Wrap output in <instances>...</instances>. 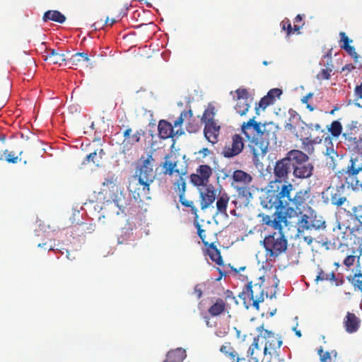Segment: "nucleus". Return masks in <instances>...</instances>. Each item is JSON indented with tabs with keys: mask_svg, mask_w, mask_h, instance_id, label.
Returning <instances> with one entry per match:
<instances>
[{
	"mask_svg": "<svg viewBox=\"0 0 362 362\" xmlns=\"http://www.w3.org/2000/svg\"><path fill=\"white\" fill-rule=\"evenodd\" d=\"M295 191L291 183L272 181L261 204L264 208L274 209L272 216L262 214V221L276 230L282 229L281 223L286 219L283 214H301L305 210L310 199V189H300Z\"/></svg>",
	"mask_w": 362,
	"mask_h": 362,
	"instance_id": "1",
	"label": "nucleus"
},
{
	"mask_svg": "<svg viewBox=\"0 0 362 362\" xmlns=\"http://www.w3.org/2000/svg\"><path fill=\"white\" fill-rule=\"evenodd\" d=\"M154 158L151 154L141 156L135 168L134 175L129 181L128 189L137 202L151 199L150 186L154 182Z\"/></svg>",
	"mask_w": 362,
	"mask_h": 362,
	"instance_id": "2",
	"label": "nucleus"
},
{
	"mask_svg": "<svg viewBox=\"0 0 362 362\" xmlns=\"http://www.w3.org/2000/svg\"><path fill=\"white\" fill-rule=\"evenodd\" d=\"M176 166L177 162L165 160L163 164V173L165 175H173L174 173L179 175V178L173 183V189L175 192H178L179 202L180 204L185 207L189 208L191 213L194 216V218L197 219L199 216L197 207L194 206L193 202L187 200L185 197L187 184L186 179L183 176L186 174V171L181 173L178 169H175Z\"/></svg>",
	"mask_w": 362,
	"mask_h": 362,
	"instance_id": "3",
	"label": "nucleus"
},
{
	"mask_svg": "<svg viewBox=\"0 0 362 362\" xmlns=\"http://www.w3.org/2000/svg\"><path fill=\"white\" fill-rule=\"evenodd\" d=\"M362 171V153H353L349 161L347 166L337 173V177L341 182L342 186H346L349 189L357 187L361 182L358 178V174Z\"/></svg>",
	"mask_w": 362,
	"mask_h": 362,
	"instance_id": "4",
	"label": "nucleus"
},
{
	"mask_svg": "<svg viewBox=\"0 0 362 362\" xmlns=\"http://www.w3.org/2000/svg\"><path fill=\"white\" fill-rule=\"evenodd\" d=\"M264 279L260 277L257 283L248 282L243 288L238 297L243 300L246 308L252 305L256 310L259 309V303L263 302L264 296L267 297V293H264L263 288Z\"/></svg>",
	"mask_w": 362,
	"mask_h": 362,
	"instance_id": "5",
	"label": "nucleus"
},
{
	"mask_svg": "<svg viewBox=\"0 0 362 362\" xmlns=\"http://www.w3.org/2000/svg\"><path fill=\"white\" fill-rule=\"evenodd\" d=\"M290 158L292 159L293 175L298 179H306L312 176L314 166L308 162V156L300 150H291Z\"/></svg>",
	"mask_w": 362,
	"mask_h": 362,
	"instance_id": "6",
	"label": "nucleus"
},
{
	"mask_svg": "<svg viewBox=\"0 0 362 362\" xmlns=\"http://www.w3.org/2000/svg\"><path fill=\"white\" fill-rule=\"evenodd\" d=\"M266 255L269 257H277L287 249L288 241L282 229L277 230L266 236L262 241Z\"/></svg>",
	"mask_w": 362,
	"mask_h": 362,
	"instance_id": "7",
	"label": "nucleus"
},
{
	"mask_svg": "<svg viewBox=\"0 0 362 362\" xmlns=\"http://www.w3.org/2000/svg\"><path fill=\"white\" fill-rule=\"evenodd\" d=\"M260 350L258 346V337H255L252 344L247 351V356H240L229 341H226L219 349L220 352L224 354L230 362H259L255 356V351Z\"/></svg>",
	"mask_w": 362,
	"mask_h": 362,
	"instance_id": "8",
	"label": "nucleus"
},
{
	"mask_svg": "<svg viewBox=\"0 0 362 362\" xmlns=\"http://www.w3.org/2000/svg\"><path fill=\"white\" fill-rule=\"evenodd\" d=\"M310 198L308 200V206L310 211L308 214H301L302 216L298 222V231L302 233L305 230H319L326 228V222L322 216H319L317 213L308 206Z\"/></svg>",
	"mask_w": 362,
	"mask_h": 362,
	"instance_id": "9",
	"label": "nucleus"
},
{
	"mask_svg": "<svg viewBox=\"0 0 362 362\" xmlns=\"http://www.w3.org/2000/svg\"><path fill=\"white\" fill-rule=\"evenodd\" d=\"M257 331L259 332V334L256 337H262L265 340V344L264 347V354L265 355L269 354L271 356L278 355V351L282 345V341L280 337L275 335L274 332L268 329H264V325L258 327Z\"/></svg>",
	"mask_w": 362,
	"mask_h": 362,
	"instance_id": "10",
	"label": "nucleus"
},
{
	"mask_svg": "<svg viewBox=\"0 0 362 362\" xmlns=\"http://www.w3.org/2000/svg\"><path fill=\"white\" fill-rule=\"evenodd\" d=\"M342 136L350 151H362V127H350L346 129Z\"/></svg>",
	"mask_w": 362,
	"mask_h": 362,
	"instance_id": "11",
	"label": "nucleus"
},
{
	"mask_svg": "<svg viewBox=\"0 0 362 362\" xmlns=\"http://www.w3.org/2000/svg\"><path fill=\"white\" fill-rule=\"evenodd\" d=\"M263 124L255 121V117L250 118L247 122H243L241 125V132L249 141L259 145V134H260Z\"/></svg>",
	"mask_w": 362,
	"mask_h": 362,
	"instance_id": "12",
	"label": "nucleus"
},
{
	"mask_svg": "<svg viewBox=\"0 0 362 362\" xmlns=\"http://www.w3.org/2000/svg\"><path fill=\"white\" fill-rule=\"evenodd\" d=\"M292 167V159L290 158L289 151L287 153L286 156L276 162L274 174L275 180L274 181H279L281 183H289L288 182H283L288 178V174Z\"/></svg>",
	"mask_w": 362,
	"mask_h": 362,
	"instance_id": "13",
	"label": "nucleus"
},
{
	"mask_svg": "<svg viewBox=\"0 0 362 362\" xmlns=\"http://www.w3.org/2000/svg\"><path fill=\"white\" fill-rule=\"evenodd\" d=\"M244 146L242 136L235 134L231 136L230 142L224 146L221 153L223 157L230 158L239 155L243 151Z\"/></svg>",
	"mask_w": 362,
	"mask_h": 362,
	"instance_id": "14",
	"label": "nucleus"
},
{
	"mask_svg": "<svg viewBox=\"0 0 362 362\" xmlns=\"http://www.w3.org/2000/svg\"><path fill=\"white\" fill-rule=\"evenodd\" d=\"M213 174L212 168L208 165H200L195 173L190 175V182L197 187L208 185L209 178Z\"/></svg>",
	"mask_w": 362,
	"mask_h": 362,
	"instance_id": "15",
	"label": "nucleus"
},
{
	"mask_svg": "<svg viewBox=\"0 0 362 362\" xmlns=\"http://www.w3.org/2000/svg\"><path fill=\"white\" fill-rule=\"evenodd\" d=\"M275 126L272 123L264 124L259 134V147L262 153L265 154L271 140L276 139Z\"/></svg>",
	"mask_w": 362,
	"mask_h": 362,
	"instance_id": "16",
	"label": "nucleus"
},
{
	"mask_svg": "<svg viewBox=\"0 0 362 362\" xmlns=\"http://www.w3.org/2000/svg\"><path fill=\"white\" fill-rule=\"evenodd\" d=\"M235 93H236V97H234V100L236 101V103L234 109L240 116L245 115L250 107V105L248 103L249 93L246 88H238Z\"/></svg>",
	"mask_w": 362,
	"mask_h": 362,
	"instance_id": "17",
	"label": "nucleus"
},
{
	"mask_svg": "<svg viewBox=\"0 0 362 362\" xmlns=\"http://www.w3.org/2000/svg\"><path fill=\"white\" fill-rule=\"evenodd\" d=\"M158 135L162 139L173 138L175 136H181L184 134L182 128L175 129L173 125L169 122L161 119L158 125Z\"/></svg>",
	"mask_w": 362,
	"mask_h": 362,
	"instance_id": "18",
	"label": "nucleus"
},
{
	"mask_svg": "<svg viewBox=\"0 0 362 362\" xmlns=\"http://www.w3.org/2000/svg\"><path fill=\"white\" fill-rule=\"evenodd\" d=\"M350 233H349L348 228H342L340 224L333 229V238L332 244L338 249L346 246L348 247V240Z\"/></svg>",
	"mask_w": 362,
	"mask_h": 362,
	"instance_id": "19",
	"label": "nucleus"
},
{
	"mask_svg": "<svg viewBox=\"0 0 362 362\" xmlns=\"http://www.w3.org/2000/svg\"><path fill=\"white\" fill-rule=\"evenodd\" d=\"M204 191L200 192V206L202 210L206 209L215 201L217 197V191L212 185H205Z\"/></svg>",
	"mask_w": 362,
	"mask_h": 362,
	"instance_id": "20",
	"label": "nucleus"
},
{
	"mask_svg": "<svg viewBox=\"0 0 362 362\" xmlns=\"http://www.w3.org/2000/svg\"><path fill=\"white\" fill-rule=\"evenodd\" d=\"M282 94V90L279 88L271 89L266 95L261 98L257 105H256V112L258 114V110L260 108L264 110L269 105H273L276 101V98H279Z\"/></svg>",
	"mask_w": 362,
	"mask_h": 362,
	"instance_id": "21",
	"label": "nucleus"
},
{
	"mask_svg": "<svg viewBox=\"0 0 362 362\" xmlns=\"http://www.w3.org/2000/svg\"><path fill=\"white\" fill-rule=\"evenodd\" d=\"M221 127L216 122L205 124L204 134L207 141L215 144L218 141Z\"/></svg>",
	"mask_w": 362,
	"mask_h": 362,
	"instance_id": "22",
	"label": "nucleus"
},
{
	"mask_svg": "<svg viewBox=\"0 0 362 362\" xmlns=\"http://www.w3.org/2000/svg\"><path fill=\"white\" fill-rule=\"evenodd\" d=\"M345 330L350 334L356 332L361 325V320L354 313L347 312L343 321Z\"/></svg>",
	"mask_w": 362,
	"mask_h": 362,
	"instance_id": "23",
	"label": "nucleus"
},
{
	"mask_svg": "<svg viewBox=\"0 0 362 362\" xmlns=\"http://www.w3.org/2000/svg\"><path fill=\"white\" fill-rule=\"evenodd\" d=\"M323 140V137L317 136L314 139L311 138L310 133L306 134V136L301 137V148L308 153H312L314 151V144H320Z\"/></svg>",
	"mask_w": 362,
	"mask_h": 362,
	"instance_id": "24",
	"label": "nucleus"
},
{
	"mask_svg": "<svg viewBox=\"0 0 362 362\" xmlns=\"http://www.w3.org/2000/svg\"><path fill=\"white\" fill-rule=\"evenodd\" d=\"M320 362H342L335 349L324 351L322 346L317 349Z\"/></svg>",
	"mask_w": 362,
	"mask_h": 362,
	"instance_id": "25",
	"label": "nucleus"
},
{
	"mask_svg": "<svg viewBox=\"0 0 362 362\" xmlns=\"http://www.w3.org/2000/svg\"><path fill=\"white\" fill-rule=\"evenodd\" d=\"M316 281H329L333 285L339 286L344 283V280L341 279H337L334 272L330 273H325L322 269L318 272V274L315 278Z\"/></svg>",
	"mask_w": 362,
	"mask_h": 362,
	"instance_id": "26",
	"label": "nucleus"
},
{
	"mask_svg": "<svg viewBox=\"0 0 362 362\" xmlns=\"http://www.w3.org/2000/svg\"><path fill=\"white\" fill-rule=\"evenodd\" d=\"M216 198V214L227 215V207L230 200L229 196L226 193H222L217 196Z\"/></svg>",
	"mask_w": 362,
	"mask_h": 362,
	"instance_id": "27",
	"label": "nucleus"
},
{
	"mask_svg": "<svg viewBox=\"0 0 362 362\" xmlns=\"http://www.w3.org/2000/svg\"><path fill=\"white\" fill-rule=\"evenodd\" d=\"M226 309V303L222 298H217L214 304H212L209 310V314L211 317H216L224 313Z\"/></svg>",
	"mask_w": 362,
	"mask_h": 362,
	"instance_id": "28",
	"label": "nucleus"
},
{
	"mask_svg": "<svg viewBox=\"0 0 362 362\" xmlns=\"http://www.w3.org/2000/svg\"><path fill=\"white\" fill-rule=\"evenodd\" d=\"M90 59L88 56V54L85 52H77L73 54L67 60V64L71 66H81L85 62H90Z\"/></svg>",
	"mask_w": 362,
	"mask_h": 362,
	"instance_id": "29",
	"label": "nucleus"
},
{
	"mask_svg": "<svg viewBox=\"0 0 362 362\" xmlns=\"http://www.w3.org/2000/svg\"><path fill=\"white\" fill-rule=\"evenodd\" d=\"M45 60L53 64L62 65L63 62L67 63L68 59L66 58L64 54L59 53L54 49H49L47 52V55L46 56Z\"/></svg>",
	"mask_w": 362,
	"mask_h": 362,
	"instance_id": "30",
	"label": "nucleus"
},
{
	"mask_svg": "<svg viewBox=\"0 0 362 362\" xmlns=\"http://www.w3.org/2000/svg\"><path fill=\"white\" fill-rule=\"evenodd\" d=\"M232 177L235 182L246 185H249L252 181V175L242 170H235L233 173Z\"/></svg>",
	"mask_w": 362,
	"mask_h": 362,
	"instance_id": "31",
	"label": "nucleus"
},
{
	"mask_svg": "<svg viewBox=\"0 0 362 362\" xmlns=\"http://www.w3.org/2000/svg\"><path fill=\"white\" fill-rule=\"evenodd\" d=\"M207 254L211 261L214 262L216 264L221 266L223 264V260L221 255L220 250L216 247L214 243L208 245Z\"/></svg>",
	"mask_w": 362,
	"mask_h": 362,
	"instance_id": "32",
	"label": "nucleus"
},
{
	"mask_svg": "<svg viewBox=\"0 0 362 362\" xmlns=\"http://www.w3.org/2000/svg\"><path fill=\"white\" fill-rule=\"evenodd\" d=\"M185 357V351L181 348L170 351L163 362H182Z\"/></svg>",
	"mask_w": 362,
	"mask_h": 362,
	"instance_id": "33",
	"label": "nucleus"
},
{
	"mask_svg": "<svg viewBox=\"0 0 362 362\" xmlns=\"http://www.w3.org/2000/svg\"><path fill=\"white\" fill-rule=\"evenodd\" d=\"M43 21L47 22L48 21H52L59 23H63L66 21V17L59 11L52 10L47 11L43 15Z\"/></svg>",
	"mask_w": 362,
	"mask_h": 362,
	"instance_id": "34",
	"label": "nucleus"
},
{
	"mask_svg": "<svg viewBox=\"0 0 362 362\" xmlns=\"http://www.w3.org/2000/svg\"><path fill=\"white\" fill-rule=\"evenodd\" d=\"M342 125L338 120L333 121L329 126H327V131L334 138H338L342 132Z\"/></svg>",
	"mask_w": 362,
	"mask_h": 362,
	"instance_id": "35",
	"label": "nucleus"
},
{
	"mask_svg": "<svg viewBox=\"0 0 362 362\" xmlns=\"http://www.w3.org/2000/svg\"><path fill=\"white\" fill-rule=\"evenodd\" d=\"M215 108L213 106H209L204 112L202 121L204 123H211L216 122L214 119Z\"/></svg>",
	"mask_w": 362,
	"mask_h": 362,
	"instance_id": "36",
	"label": "nucleus"
},
{
	"mask_svg": "<svg viewBox=\"0 0 362 362\" xmlns=\"http://www.w3.org/2000/svg\"><path fill=\"white\" fill-rule=\"evenodd\" d=\"M346 197L345 196H342L339 191H337L335 193L331 194L330 202L331 204L336 206H342L345 202H346Z\"/></svg>",
	"mask_w": 362,
	"mask_h": 362,
	"instance_id": "37",
	"label": "nucleus"
},
{
	"mask_svg": "<svg viewBox=\"0 0 362 362\" xmlns=\"http://www.w3.org/2000/svg\"><path fill=\"white\" fill-rule=\"evenodd\" d=\"M192 112L191 110H184L182 111L179 117L174 122L173 127L175 129H177L179 127L182 128L181 125L183 123L184 120L187 117H192Z\"/></svg>",
	"mask_w": 362,
	"mask_h": 362,
	"instance_id": "38",
	"label": "nucleus"
},
{
	"mask_svg": "<svg viewBox=\"0 0 362 362\" xmlns=\"http://www.w3.org/2000/svg\"><path fill=\"white\" fill-rule=\"evenodd\" d=\"M348 279L354 286L355 289H358L362 292V274L361 272L355 274L353 276L348 277Z\"/></svg>",
	"mask_w": 362,
	"mask_h": 362,
	"instance_id": "39",
	"label": "nucleus"
},
{
	"mask_svg": "<svg viewBox=\"0 0 362 362\" xmlns=\"http://www.w3.org/2000/svg\"><path fill=\"white\" fill-rule=\"evenodd\" d=\"M332 73V66H327L325 69H321V71L317 74L316 78L321 80H327L330 78Z\"/></svg>",
	"mask_w": 362,
	"mask_h": 362,
	"instance_id": "40",
	"label": "nucleus"
},
{
	"mask_svg": "<svg viewBox=\"0 0 362 362\" xmlns=\"http://www.w3.org/2000/svg\"><path fill=\"white\" fill-rule=\"evenodd\" d=\"M351 211L354 219L362 223V204L354 206Z\"/></svg>",
	"mask_w": 362,
	"mask_h": 362,
	"instance_id": "41",
	"label": "nucleus"
},
{
	"mask_svg": "<svg viewBox=\"0 0 362 362\" xmlns=\"http://www.w3.org/2000/svg\"><path fill=\"white\" fill-rule=\"evenodd\" d=\"M237 192L239 197L245 198L247 201H249L252 198V194L250 192V189L247 186L238 187Z\"/></svg>",
	"mask_w": 362,
	"mask_h": 362,
	"instance_id": "42",
	"label": "nucleus"
},
{
	"mask_svg": "<svg viewBox=\"0 0 362 362\" xmlns=\"http://www.w3.org/2000/svg\"><path fill=\"white\" fill-rule=\"evenodd\" d=\"M356 250H352L351 255H348L343 261V264L346 267H350L355 264L357 255H356Z\"/></svg>",
	"mask_w": 362,
	"mask_h": 362,
	"instance_id": "43",
	"label": "nucleus"
},
{
	"mask_svg": "<svg viewBox=\"0 0 362 362\" xmlns=\"http://www.w3.org/2000/svg\"><path fill=\"white\" fill-rule=\"evenodd\" d=\"M4 155L6 157V160L8 163H16L18 160H21V158L19 159L18 156H15V153L12 151H8V150H6L4 151Z\"/></svg>",
	"mask_w": 362,
	"mask_h": 362,
	"instance_id": "44",
	"label": "nucleus"
},
{
	"mask_svg": "<svg viewBox=\"0 0 362 362\" xmlns=\"http://www.w3.org/2000/svg\"><path fill=\"white\" fill-rule=\"evenodd\" d=\"M281 27L283 30L286 31V34L288 36L292 33V25L290 21L288 18H285L281 21Z\"/></svg>",
	"mask_w": 362,
	"mask_h": 362,
	"instance_id": "45",
	"label": "nucleus"
},
{
	"mask_svg": "<svg viewBox=\"0 0 362 362\" xmlns=\"http://www.w3.org/2000/svg\"><path fill=\"white\" fill-rule=\"evenodd\" d=\"M343 49H344L351 57H352L356 62H358L359 55L356 52V49L354 46L346 45V47H344Z\"/></svg>",
	"mask_w": 362,
	"mask_h": 362,
	"instance_id": "46",
	"label": "nucleus"
},
{
	"mask_svg": "<svg viewBox=\"0 0 362 362\" xmlns=\"http://www.w3.org/2000/svg\"><path fill=\"white\" fill-rule=\"evenodd\" d=\"M144 134V132L142 130L136 131L131 137L129 138L128 142H129L132 145L139 142L141 140V136Z\"/></svg>",
	"mask_w": 362,
	"mask_h": 362,
	"instance_id": "47",
	"label": "nucleus"
},
{
	"mask_svg": "<svg viewBox=\"0 0 362 362\" xmlns=\"http://www.w3.org/2000/svg\"><path fill=\"white\" fill-rule=\"evenodd\" d=\"M341 40H340V47L343 49L346 47V45H350L349 43L352 42V40L349 38V37L346 35L344 32H341L339 33Z\"/></svg>",
	"mask_w": 362,
	"mask_h": 362,
	"instance_id": "48",
	"label": "nucleus"
},
{
	"mask_svg": "<svg viewBox=\"0 0 362 362\" xmlns=\"http://www.w3.org/2000/svg\"><path fill=\"white\" fill-rule=\"evenodd\" d=\"M196 227L197 228V233L200 239L202 240V243L204 244V245H208L209 243L206 241V234H205V230L202 229L200 224L199 223H196Z\"/></svg>",
	"mask_w": 362,
	"mask_h": 362,
	"instance_id": "49",
	"label": "nucleus"
},
{
	"mask_svg": "<svg viewBox=\"0 0 362 362\" xmlns=\"http://www.w3.org/2000/svg\"><path fill=\"white\" fill-rule=\"evenodd\" d=\"M117 178L115 176H111L105 178L103 185L107 186L108 188H113L116 185Z\"/></svg>",
	"mask_w": 362,
	"mask_h": 362,
	"instance_id": "50",
	"label": "nucleus"
},
{
	"mask_svg": "<svg viewBox=\"0 0 362 362\" xmlns=\"http://www.w3.org/2000/svg\"><path fill=\"white\" fill-rule=\"evenodd\" d=\"M361 226H356L354 227L351 232L349 233L352 235L354 236V238L357 240L358 243L360 242V236L362 235V233L361 231H359L361 229H362V223H360Z\"/></svg>",
	"mask_w": 362,
	"mask_h": 362,
	"instance_id": "51",
	"label": "nucleus"
},
{
	"mask_svg": "<svg viewBox=\"0 0 362 362\" xmlns=\"http://www.w3.org/2000/svg\"><path fill=\"white\" fill-rule=\"evenodd\" d=\"M306 127L311 129V130H316V131H321L322 133H325V129H322V127L320 124H313V123H310V124H306Z\"/></svg>",
	"mask_w": 362,
	"mask_h": 362,
	"instance_id": "52",
	"label": "nucleus"
},
{
	"mask_svg": "<svg viewBox=\"0 0 362 362\" xmlns=\"http://www.w3.org/2000/svg\"><path fill=\"white\" fill-rule=\"evenodd\" d=\"M354 92L358 98H362V82L359 86H356Z\"/></svg>",
	"mask_w": 362,
	"mask_h": 362,
	"instance_id": "53",
	"label": "nucleus"
},
{
	"mask_svg": "<svg viewBox=\"0 0 362 362\" xmlns=\"http://www.w3.org/2000/svg\"><path fill=\"white\" fill-rule=\"evenodd\" d=\"M194 292L197 296V298H200L202 296V290L200 288L199 285H196L194 288Z\"/></svg>",
	"mask_w": 362,
	"mask_h": 362,
	"instance_id": "54",
	"label": "nucleus"
},
{
	"mask_svg": "<svg viewBox=\"0 0 362 362\" xmlns=\"http://www.w3.org/2000/svg\"><path fill=\"white\" fill-rule=\"evenodd\" d=\"M96 156H97L96 151L90 153L86 156V160L88 162L92 161L93 163H95V158L96 157Z\"/></svg>",
	"mask_w": 362,
	"mask_h": 362,
	"instance_id": "55",
	"label": "nucleus"
},
{
	"mask_svg": "<svg viewBox=\"0 0 362 362\" xmlns=\"http://www.w3.org/2000/svg\"><path fill=\"white\" fill-rule=\"evenodd\" d=\"M198 153L204 158L211 153V151L208 148H203L199 151Z\"/></svg>",
	"mask_w": 362,
	"mask_h": 362,
	"instance_id": "56",
	"label": "nucleus"
},
{
	"mask_svg": "<svg viewBox=\"0 0 362 362\" xmlns=\"http://www.w3.org/2000/svg\"><path fill=\"white\" fill-rule=\"evenodd\" d=\"M291 122V119L290 118L289 119V122L286 123L284 127H285V129L286 130H288V131L291 132V131L295 130L296 127H295V126Z\"/></svg>",
	"mask_w": 362,
	"mask_h": 362,
	"instance_id": "57",
	"label": "nucleus"
},
{
	"mask_svg": "<svg viewBox=\"0 0 362 362\" xmlns=\"http://www.w3.org/2000/svg\"><path fill=\"white\" fill-rule=\"evenodd\" d=\"M354 69V66L351 64H346L342 67V71H347L349 72L351 71Z\"/></svg>",
	"mask_w": 362,
	"mask_h": 362,
	"instance_id": "58",
	"label": "nucleus"
},
{
	"mask_svg": "<svg viewBox=\"0 0 362 362\" xmlns=\"http://www.w3.org/2000/svg\"><path fill=\"white\" fill-rule=\"evenodd\" d=\"M198 129H199L198 125H195V126L194 125H192L191 126V125L189 124L188 127H187V130L190 133L191 132H196L198 131Z\"/></svg>",
	"mask_w": 362,
	"mask_h": 362,
	"instance_id": "59",
	"label": "nucleus"
},
{
	"mask_svg": "<svg viewBox=\"0 0 362 362\" xmlns=\"http://www.w3.org/2000/svg\"><path fill=\"white\" fill-rule=\"evenodd\" d=\"M131 132H132V129L130 128H128L125 130V132H124V137L125 138V141L126 140L127 141H129V138L131 137L130 136Z\"/></svg>",
	"mask_w": 362,
	"mask_h": 362,
	"instance_id": "60",
	"label": "nucleus"
},
{
	"mask_svg": "<svg viewBox=\"0 0 362 362\" xmlns=\"http://www.w3.org/2000/svg\"><path fill=\"white\" fill-rule=\"evenodd\" d=\"M313 96V93H308L306 95L303 96L301 99V102L303 103H308V100Z\"/></svg>",
	"mask_w": 362,
	"mask_h": 362,
	"instance_id": "61",
	"label": "nucleus"
},
{
	"mask_svg": "<svg viewBox=\"0 0 362 362\" xmlns=\"http://www.w3.org/2000/svg\"><path fill=\"white\" fill-rule=\"evenodd\" d=\"M225 295H226V299H227V298L235 299V297L233 296V292L231 291H230V290H226V292H225Z\"/></svg>",
	"mask_w": 362,
	"mask_h": 362,
	"instance_id": "62",
	"label": "nucleus"
},
{
	"mask_svg": "<svg viewBox=\"0 0 362 362\" xmlns=\"http://www.w3.org/2000/svg\"><path fill=\"white\" fill-rule=\"evenodd\" d=\"M217 270H218V273L220 274V276L218 278H217L216 280L219 281V280L221 279V278L223 276H226L227 273L226 272L223 271L222 269H221L220 268H217Z\"/></svg>",
	"mask_w": 362,
	"mask_h": 362,
	"instance_id": "63",
	"label": "nucleus"
},
{
	"mask_svg": "<svg viewBox=\"0 0 362 362\" xmlns=\"http://www.w3.org/2000/svg\"><path fill=\"white\" fill-rule=\"evenodd\" d=\"M302 19H303L302 16L300 14H298L294 19V23L298 24L299 23H300L302 21Z\"/></svg>",
	"mask_w": 362,
	"mask_h": 362,
	"instance_id": "64",
	"label": "nucleus"
}]
</instances>
